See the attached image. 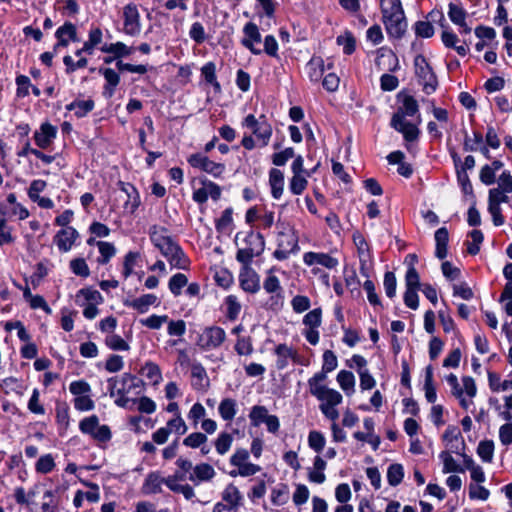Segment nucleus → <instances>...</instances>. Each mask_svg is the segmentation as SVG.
<instances>
[{"label":"nucleus","mask_w":512,"mask_h":512,"mask_svg":"<svg viewBox=\"0 0 512 512\" xmlns=\"http://www.w3.org/2000/svg\"><path fill=\"white\" fill-rule=\"evenodd\" d=\"M216 475L215 469L208 463H200L194 466L193 472H191L188 476V479L194 483V485H199L202 482L211 481Z\"/></svg>","instance_id":"19"},{"label":"nucleus","mask_w":512,"mask_h":512,"mask_svg":"<svg viewBox=\"0 0 512 512\" xmlns=\"http://www.w3.org/2000/svg\"><path fill=\"white\" fill-rule=\"evenodd\" d=\"M57 135V128L52 124L45 122L41 124L39 130L34 133V140L36 145L41 149L48 148Z\"/></svg>","instance_id":"16"},{"label":"nucleus","mask_w":512,"mask_h":512,"mask_svg":"<svg viewBox=\"0 0 512 512\" xmlns=\"http://www.w3.org/2000/svg\"><path fill=\"white\" fill-rule=\"evenodd\" d=\"M462 384V387L457 384L456 388H451V393L459 400L460 406L467 410L473 404L472 399L477 394V387L475 380L470 376H464Z\"/></svg>","instance_id":"7"},{"label":"nucleus","mask_w":512,"mask_h":512,"mask_svg":"<svg viewBox=\"0 0 512 512\" xmlns=\"http://www.w3.org/2000/svg\"><path fill=\"white\" fill-rule=\"evenodd\" d=\"M74 408L78 411H90L95 407V403L89 395H81L73 400Z\"/></svg>","instance_id":"63"},{"label":"nucleus","mask_w":512,"mask_h":512,"mask_svg":"<svg viewBox=\"0 0 512 512\" xmlns=\"http://www.w3.org/2000/svg\"><path fill=\"white\" fill-rule=\"evenodd\" d=\"M448 16L454 24L465 26L466 11L461 6L450 3Z\"/></svg>","instance_id":"49"},{"label":"nucleus","mask_w":512,"mask_h":512,"mask_svg":"<svg viewBox=\"0 0 512 512\" xmlns=\"http://www.w3.org/2000/svg\"><path fill=\"white\" fill-rule=\"evenodd\" d=\"M157 304L158 298L154 294H144L125 303L126 306L137 310L139 313H146L151 306Z\"/></svg>","instance_id":"25"},{"label":"nucleus","mask_w":512,"mask_h":512,"mask_svg":"<svg viewBox=\"0 0 512 512\" xmlns=\"http://www.w3.org/2000/svg\"><path fill=\"white\" fill-rule=\"evenodd\" d=\"M307 74L311 81L318 82L324 73V61L321 57H312L306 65Z\"/></svg>","instance_id":"33"},{"label":"nucleus","mask_w":512,"mask_h":512,"mask_svg":"<svg viewBox=\"0 0 512 512\" xmlns=\"http://www.w3.org/2000/svg\"><path fill=\"white\" fill-rule=\"evenodd\" d=\"M249 459V452L248 450L244 448H238L234 452V454L230 458L231 465L238 468L237 471H231L230 476L236 477L237 475H240L242 477H248L255 475L257 472L260 471V466L250 463L248 461Z\"/></svg>","instance_id":"4"},{"label":"nucleus","mask_w":512,"mask_h":512,"mask_svg":"<svg viewBox=\"0 0 512 512\" xmlns=\"http://www.w3.org/2000/svg\"><path fill=\"white\" fill-rule=\"evenodd\" d=\"M188 163L192 167L199 168L215 178H220L225 171L224 164L216 163L201 153L190 155Z\"/></svg>","instance_id":"10"},{"label":"nucleus","mask_w":512,"mask_h":512,"mask_svg":"<svg viewBox=\"0 0 512 512\" xmlns=\"http://www.w3.org/2000/svg\"><path fill=\"white\" fill-rule=\"evenodd\" d=\"M275 354L277 355L276 366L279 370H283L288 366L290 357H295V350L286 344H279L275 348Z\"/></svg>","instance_id":"32"},{"label":"nucleus","mask_w":512,"mask_h":512,"mask_svg":"<svg viewBox=\"0 0 512 512\" xmlns=\"http://www.w3.org/2000/svg\"><path fill=\"white\" fill-rule=\"evenodd\" d=\"M239 282L245 292L254 294L260 289L259 275L251 267L241 268Z\"/></svg>","instance_id":"15"},{"label":"nucleus","mask_w":512,"mask_h":512,"mask_svg":"<svg viewBox=\"0 0 512 512\" xmlns=\"http://www.w3.org/2000/svg\"><path fill=\"white\" fill-rule=\"evenodd\" d=\"M382 20L389 36L400 39L406 32L407 21L400 0H380Z\"/></svg>","instance_id":"2"},{"label":"nucleus","mask_w":512,"mask_h":512,"mask_svg":"<svg viewBox=\"0 0 512 512\" xmlns=\"http://www.w3.org/2000/svg\"><path fill=\"white\" fill-rule=\"evenodd\" d=\"M291 306L295 313H303L311 306L310 299L304 295H296L291 300Z\"/></svg>","instance_id":"64"},{"label":"nucleus","mask_w":512,"mask_h":512,"mask_svg":"<svg viewBox=\"0 0 512 512\" xmlns=\"http://www.w3.org/2000/svg\"><path fill=\"white\" fill-rule=\"evenodd\" d=\"M233 437L227 432H222L218 435L214 442L215 449L219 455H225L231 448Z\"/></svg>","instance_id":"44"},{"label":"nucleus","mask_w":512,"mask_h":512,"mask_svg":"<svg viewBox=\"0 0 512 512\" xmlns=\"http://www.w3.org/2000/svg\"><path fill=\"white\" fill-rule=\"evenodd\" d=\"M188 283L187 277L182 273L173 275L169 280V289L174 296L181 294V290Z\"/></svg>","instance_id":"52"},{"label":"nucleus","mask_w":512,"mask_h":512,"mask_svg":"<svg viewBox=\"0 0 512 512\" xmlns=\"http://www.w3.org/2000/svg\"><path fill=\"white\" fill-rule=\"evenodd\" d=\"M78 238V232L73 227H66L57 232L54 242L61 252H68Z\"/></svg>","instance_id":"18"},{"label":"nucleus","mask_w":512,"mask_h":512,"mask_svg":"<svg viewBox=\"0 0 512 512\" xmlns=\"http://www.w3.org/2000/svg\"><path fill=\"white\" fill-rule=\"evenodd\" d=\"M201 73H202L203 77L205 78L206 82L213 85L216 90H218V91L220 90V88H221L220 84L216 79V66L213 62L206 63L201 68Z\"/></svg>","instance_id":"56"},{"label":"nucleus","mask_w":512,"mask_h":512,"mask_svg":"<svg viewBox=\"0 0 512 512\" xmlns=\"http://www.w3.org/2000/svg\"><path fill=\"white\" fill-rule=\"evenodd\" d=\"M439 458L443 463V473H451V472H464V468L461 467L452 455L447 451H442L439 454Z\"/></svg>","instance_id":"42"},{"label":"nucleus","mask_w":512,"mask_h":512,"mask_svg":"<svg viewBox=\"0 0 512 512\" xmlns=\"http://www.w3.org/2000/svg\"><path fill=\"white\" fill-rule=\"evenodd\" d=\"M490 496V491L479 484L471 483L469 485V498L471 500L486 501Z\"/></svg>","instance_id":"59"},{"label":"nucleus","mask_w":512,"mask_h":512,"mask_svg":"<svg viewBox=\"0 0 512 512\" xmlns=\"http://www.w3.org/2000/svg\"><path fill=\"white\" fill-rule=\"evenodd\" d=\"M150 240L153 245L159 250H163L173 239L168 234V230L165 227L154 225L149 230Z\"/></svg>","instance_id":"24"},{"label":"nucleus","mask_w":512,"mask_h":512,"mask_svg":"<svg viewBox=\"0 0 512 512\" xmlns=\"http://www.w3.org/2000/svg\"><path fill=\"white\" fill-rule=\"evenodd\" d=\"M226 340V332L219 326H210L203 330L197 340V345L204 351L219 348Z\"/></svg>","instance_id":"6"},{"label":"nucleus","mask_w":512,"mask_h":512,"mask_svg":"<svg viewBox=\"0 0 512 512\" xmlns=\"http://www.w3.org/2000/svg\"><path fill=\"white\" fill-rule=\"evenodd\" d=\"M107 382L109 384V395L111 397L118 396L115 400V404L119 407L126 408L130 402L127 395L133 388L139 387L141 380L130 373H124L121 378L110 377Z\"/></svg>","instance_id":"3"},{"label":"nucleus","mask_w":512,"mask_h":512,"mask_svg":"<svg viewBox=\"0 0 512 512\" xmlns=\"http://www.w3.org/2000/svg\"><path fill=\"white\" fill-rule=\"evenodd\" d=\"M404 477V469L401 464H391L387 471V480L391 486H397Z\"/></svg>","instance_id":"48"},{"label":"nucleus","mask_w":512,"mask_h":512,"mask_svg":"<svg viewBox=\"0 0 512 512\" xmlns=\"http://www.w3.org/2000/svg\"><path fill=\"white\" fill-rule=\"evenodd\" d=\"M277 242L278 247L273 256L279 261L286 260L291 253L299 250L298 239L293 233H279Z\"/></svg>","instance_id":"11"},{"label":"nucleus","mask_w":512,"mask_h":512,"mask_svg":"<svg viewBox=\"0 0 512 512\" xmlns=\"http://www.w3.org/2000/svg\"><path fill=\"white\" fill-rule=\"evenodd\" d=\"M477 454L482 461L490 463L494 454V443L492 440H484L478 444Z\"/></svg>","instance_id":"46"},{"label":"nucleus","mask_w":512,"mask_h":512,"mask_svg":"<svg viewBox=\"0 0 512 512\" xmlns=\"http://www.w3.org/2000/svg\"><path fill=\"white\" fill-rule=\"evenodd\" d=\"M449 241V233L447 228L441 227L435 232L436 249L435 255L439 259H444L447 256V245Z\"/></svg>","instance_id":"29"},{"label":"nucleus","mask_w":512,"mask_h":512,"mask_svg":"<svg viewBox=\"0 0 512 512\" xmlns=\"http://www.w3.org/2000/svg\"><path fill=\"white\" fill-rule=\"evenodd\" d=\"M141 374L147 378L151 384L157 385L162 380V373L159 366L153 362H147L141 369Z\"/></svg>","instance_id":"38"},{"label":"nucleus","mask_w":512,"mask_h":512,"mask_svg":"<svg viewBox=\"0 0 512 512\" xmlns=\"http://www.w3.org/2000/svg\"><path fill=\"white\" fill-rule=\"evenodd\" d=\"M191 385L195 390L206 391L210 386V380L202 364L194 363L191 366Z\"/></svg>","instance_id":"20"},{"label":"nucleus","mask_w":512,"mask_h":512,"mask_svg":"<svg viewBox=\"0 0 512 512\" xmlns=\"http://www.w3.org/2000/svg\"><path fill=\"white\" fill-rule=\"evenodd\" d=\"M269 185L274 199L281 198L284 191V174L281 170L272 168L269 171Z\"/></svg>","instance_id":"26"},{"label":"nucleus","mask_w":512,"mask_h":512,"mask_svg":"<svg viewBox=\"0 0 512 512\" xmlns=\"http://www.w3.org/2000/svg\"><path fill=\"white\" fill-rule=\"evenodd\" d=\"M289 500V489L285 484H280L272 490L271 502L276 506H282Z\"/></svg>","instance_id":"43"},{"label":"nucleus","mask_w":512,"mask_h":512,"mask_svg":"<svg viewBox=\"0 0 512 512\" xmlns=\"http://www.w3.org/2000/svg\"><path fill=\"white\" fill-rule=\"evenodd\" d=\"M328 372H324L323 370L321 372L316 373L313 377H311L308 380V385L310 388V393L313 396H319L322 389H324L326 386L322 385L321 383L326 379V375Z\"/></svg>","instance_id":"50"},{"label":"nucleus","mask_w":512,"mask_h":512,"mask_svg":"<svg viewBox=\"0 0 512 512\" xmlns=\"http://www.w3.org/2000/svg\"><path fill=\"white\" fill-rule=\"evenodd\" d=\"M308 181L303 174L293 175L290 179L289 189L294 195H300L306 189Z\"/></svg>","instance_id":"57"},{"label":"nucleus","mask_w":512,"mask_h":512,"mask_svg":"<svg viewBox=\"0 0 512 512\" xmlns=\"http://www.w3.org/2000/svg\"><path fill=\"white\" fill-rule=\"evenodd\" d=\"M398 99L400 105L391 117L390 126L402 134L407 143L416 142L420 136L418 126L422 122L418 102L411 95H398Z\"/></svg>","instance_id":"1"},{"label":"nucleus","mask_w":512,"mask_h":512,"mask_svg":"<svg viewBox=\"0 0 512 512\" xmlns=\"http://www.w3.org/2000/svg\"><path fill=\"white\" fill-rule=\"evenodd\" d=\"M318 400L322 401L321 405L337 406L339 405L343 397L342 395L331 388L325 387L321 390L319 396H315Z\"/></svg>","instance_id":"35"},{"label":"nucleus","mask_w":512,"mask_h":512,"mask_svg":"<svg viewBox=\"0 0 512 512\" xmlns=\"http://www.w3.org/2000/svg\"><path fill=\"white\" fill-rule=\"evenodd\" d=\"M337 382L341 389L347 394L351 395L355 391V377L352 372L341 370L337 375Z\"/></svg>","instance_id":"36"},{"label":"nucleus","mask_w":512,"mask_h":512,"mask_svg":"<svg viewBox=\"0 0 512 512\" xmlns=\"http://www.w3.org/2000/svg\"><path fill=\"white\" fill-rule=\"evenodd\" d=\"M273 269L269 271L268 276L264 280L263 288L268 294H272L270 301L272 305L281 307L283 305L284 295L283 289L277 276L272 274Z\"/></svg>","instance_id":"14"},{"label":"nucleus","mask_w":512,"mask_h":512,"mask_svg":"<svg viewBox=\"0 0 512 512\" xmlns=\"http://www.w3.org/2000/svg\"><path fill=\"white\" fill-rule=\"evenodd\" d=\"M162 484L163 477L158 472H151L147 475L142 489L145 494H157L162 492Z\"/></svg>","instance_id":"30"},{"label":"nucleus","mask_w":512,"mask_h":512,"mask_svg":"<svg viewBox=\"0 0 512 512\" xmlns=\"http://www.w3.org/2000/svg\"><path fill=\"white\" fill-rule=\"evenodd\" d=\"M106 345L115 351H127L129 350L128 343L117 334H109L105 338Z\"/></svg>","instance_id":"55"},{"label":"nucleus","mask_w":512,"mask_h":512,"mask_svg":"<svg viewBox=\"0 0 512 512\" xmlns=\"http://www.w3.org/2000/svg\"><path fill=\"white\" fill-rule=\"evenodd\" d=\"M97 246L101 254V258L98 259L100 264H106L116 253V249L112 243L98 241Z\"/></svg>","instance_id":"53"},{"label":"nucleus","mask_w":512,"mask_h":512,"mask_svg":"<svg viewBox=\"0 0 512 512\" xmlns=\"http://www.w3.org/2000/svg\"><path fill=\"white\" fill-rule=\"evenodd\" d=\"M55 468V461L51 454L41 456L35 464V470L41 474L50 473Z\"/></svg>","instance_id":"51"},{"label":"nucleus","mask_w":512,"mask_h":512,"mask_svg":"<svg viewBox=\"0 0 512 512\" xmlns=\"http://www.w3.org/2000/svg\"><path fill=\"white\" fill-rule=\"evenodd\" d=\"M225 305H226V316L229 320H235L240 311H241V304L238 301V298L235 295H229L225 299Z\"/></svg>","instance_id":"47"},{"label":"nucleus","mask_w":512,"mask_h":512,"mask_svg":"<svg viewBox=\"0 0 512 512\" xmlns=\"http://www.w3.org/2000/svg\"><path fill=\"white\" fill-rule=\"evenodd\" d=\"M243 125L252 129L261 147L268 145L272 136V126L267 122L264 116L257 119L253 114H249L245 117Z\"/></svg>","instance_id":"5"},{"label":"nucleus","mask_w":512,"mask_h":512,"mask_svg":"<svg viewBox=\"0 0 512 512\" xmlns=\"http://www.w3.org/2000/svg\"><path fill=\"white\" fill-rule=\"evenodd\" d=\"M99 73L103 75L106 83L103 86V96L111 98L120 83L119 74L112 68H99Z\"/></svg>","instance_id":"22"},{"label":"nucleus","mask_w":512,"mask_h":512,"mask_svg":"<svg viewBox=\"0 0 512 512\" xmlns=\"http://www.w3.org/2000/svg\"><path fill=\"white\" fill-rule=\"evenodd\" d=\"M353 242L357 248L359 259H372L370 247L360 232L353 233Z\"/></svg>","instance_id":"39"},{"label":"nucleus","mask_w":512,"mask_h":512,"mask_svg":"<svg viewBox=\"0 0 512 512\" xmlns=\"http://www.w3.org/2000/svg\"><path fill=\"white\" fill-rule=\"evenodd\" d=\"M222 500L226 502V505L238 510L239 506L242 504L243 496L234 484H229L222 492Z\"/></svg>","instance_id":"28"},{"label":"nucleus","mask_w":512,"mask_h":512,"mask_svg":"<svg viewBox=\"0 0 512 512\" xmlns=\"http://www.w3.org/2000/svg\"><path fill=\"white\" fill-rule=\"evenodd\" d=\"M95 103L92 99L75 100L66 105V110L74 111L75 116L82 118L94 109Z\"/></svg>","instance_id":"31"},{"label":"nucleus","mask_w":512,"mask_h":512,"mask_svg":"<svg viewBox=\"0 0 512 512\" xmlns=\"http://www.w3.org/2000/svg\"><path fill=\"white\" fill-rule=\"evenodd\" d=\"M70 269L77 276L86 278L90 275V269L83 258H76L71 260Z\"/></svg>","instance_id":"58"},{"label":"nucleus","mask_w":512,"mask_h":512,"mask_svg":"<svg viewBox=\"0 0 512 512\" xmlns=\"http://www.w3.org/2000/svg\"><path fill=\"white\" fill-rule=\"evenodd\" d=\"M325 437L324 435L316 430L310 431L308 435V445L315 452H321L325 447Z\"/></svg>","instance_id":"54"},{"label":"nucleus","mask_w":512,"mask_h":512,"mask_svg":"<svg viewBox=\"0 0 512 512\" xmlns=\"http://www.w3.org/2000/svg\"><path fill=\"white\" fill-rule=\"evenodd\" d=\"M208 438L201 432H194L189 434L184 440L183 444L190 448H199L207 442Z\"/></svg>","instance_id":"60"},{"label":"nucleus","mask_w":512,"mask_h":512,"mask_svg":"<svg viewBox=\"0 0 512 512\" xmlns=\"http://www.w3.org/2000/svg\"><path fill=\"white\" fill-rule=\"evenodd\" d=\"M103 301V297L99 291L92 288L80 289L75 297V302L79 306H84L87 303L100 304Z\"/></svg>","instance_id":"27"},{"label":"nucleus","mask_w":512,"mask_h":512,"mask_svg":"<svg viewBox=\"0 0 512 512\" xmlns=\"http://www.w3.org/2000/svg\"><path fill=\"white\" fill-rule=\"evenodd\" d=\"M161 254L168 260L170 265L178 269H187L189 266V259L185 255L182 248L173 240L170 244L160 251Z\"/></svg>","instance_id":"12"},{"label":"nucleus","mask_w":512,"mask_h":512,"mask_svg":"<svg viewBox=\"0 0 512 512\" xmlns=\"http://www.w3.org/2000/svg\"><path fill=\"white\" fill-rule=\"evenodd\" d=\"M269 415L268 409L265 406L255 405L251 408L249 413L250 423L252 426L258 427L265 423Z\"/></svg>","instance_id":"41"},{"label":"nucleus","mask_w":512,"mask_h":512,"mask_svg":"<svg viewBox=\"0 0 512 512\" xmlns=\"http://www.w3.org/2000/svg\"><path fill=\"white\" fill-rule=\"evenodd\" d=\"M55 37L57 38L58 42L54 46V51H56L59 47H67L70 40H77V30L75 25L71 22H66L56 30Z\"/></svg>","instance_id":"21"},{"label":"nucleus","mask_w":512,"mask_h":512,"mask_svg":"<svg viewBox=\"0 0 512 512\" xmlns=\"http://www.w3.org/2000/svg\"><path fill=\"white\" fill-rule=\"evenodd\" d=\"M69 391L75 395V397L89 395L91 393V386L84 380H77L70 383Z\"/></svg>","instance_id":"62"},{"label":"nucleus","mask_w":512,"mask_h":512,"mask_svg":"<svg viewBox=\"0 0 512 512\" xmlns=\"http://www.w3.org/2000/svg\"><path fill=\"white\" fill-rule=\"evenodd\" d=\"M150 240L153 245L159 250H163L173 239L168 234V230L165 227L154 225L149 230Z\"/></svg>","instance_id":"23"},{"label":"nucleus","mask_w":512,"mask_h":512,"mask_svg":"<svg viewBox=\"0 0 512 512\" xmlns=\"http://www.w3.org/2000/svg\"><path fill=\"white\" fill-rule=\"evenodd\" d=\"M303 324L306 328L318 329L322 324V310L315 308L303 317Z\"/></svg>","instance_id":"45"},{"label":"nucleus","mask_w":512,"mask_h":512,"mask_svg":"<svg viewBox=\"0 0 512 512\" xmlns=\"http://www.w3.org/2000/svg\"><path fill=\"white\" fill-rule=\"evenodd\" d=\"M100 50L104 53L113 54L114 58H121L132 53V48L128 47L123 42L104 44L100 47Z\"/></svg>","instance_id":"37"},{"label":"nucleus","mask_w":512,"mask_h":512,"mask_svg":"<svg viewBox=\"0 0 512 512\" xmlns=\"http://www.w3.org/2000/svg\"><path fill=\"white\" fill-rule=\"evenodd\" d=\"M243 33L244 37L241 40V44L252 54L259 55L261 49L255 47V44H259L262 41L258 26L253 22H248L243 28Z\"/></svg>","instance_id":"13"},{"label":"nucleus","mask_w":512,"mask_h":512,"mask_svg":"<svg viewBox=\"0 0 512 512\" xmlns=\"http://www.w3.org/2000/svg\"><path fill=\"white\" fill-rule=\"evenodd\" d=\"M246 247L253 249V252L260 255L264 251L265 241L260 233L249 232L245 237Z\"/></svg>","instance_id":"40"},{"label":"nucleus","mask_w":512,"mask_h":512,"mask_svg":"<svg viewBox=\"0 0 512 512\" xmlns=\"http://www.w3.org/2000/svg\"><path fill=\"white\" fill-rule=\"evenodd\" d=\"M218 412L224 421H232L237 413L236 400L224 398L218 406Z\"/></svg>","instance_id":"34"},{"label":"nucleus","mask_w":512,"mask_h":512,"mask_svg":"<svg viewBox=\"0 0 512 512\" xmlns=\"http://www.w3.org/2000/svg\"><path fill=\"white\" fill-rule=\"evenodd\" d=\"M303 262L307 266L321 265L327 269H334L338 266V260L327 253L306 252L303 255Z\"/></svg>","instance_id":"17"},{"label":"nucleus","mask_w":512,"mask_h":512,"mask_svg":"<svg viewBox=\"0 0 512 512\" xmlns=\"http://www.w3.org/2000/svg\"><path fill=\"white\" fill-rule=\"evenodd\" d=\"M99 425V419L96 415H91L80 421L79 429L84 434L93 435L97 426Z\"/></svg>","instance_id":"61"},{"label":"nucleus","mask_w":512,"mask_h":512,"mask_svg":"<svg viewBox=\"0 0 512 512\" xmlns=\"http://www.w3.org/2000/svg\"><path fill=\"white\" fill-rule=\"evenodd\" d=\"M142 25L138 6L135 3H128L123 7V31L129 36H138Z\"/></svg>","instance_id":"9"},{"label":"nucleus","mask_w":512,"mask_h":512,"mask_svg":"<svg viewBox=\"0 0 512 512\" xmlns=\"http://www.w3.org/2000/svg\"><path fill=\"white\" fill-rule=\"evenodd\" d=\"M416 75L421 79L423 90L430 94L435 91L437 80L431 67L423 55H417L414 59Z\"/></svg>","instance_id":"8"}]
</instances>
